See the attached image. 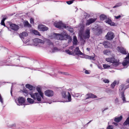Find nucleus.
Listing matches in <instances>:
<instances>
[{"label": "nucleus", "instance_id": "obj_40", "mask_svg": "<svg viewBox=\"0 0 129 129\" xmlns=\"http://www.w3.org/2000/svg\"><path fill=\"white\" fill-rule=\"evenodd\" d=\"M33 33L36 35H40L39 33L36 30H34L33 31Z\"/></svg>", "mask_w": 129, "mask_h": 129}, {"label": "nucleus", "instance_id": "obj_3", "mask_svg": "<svg viewBox=\"0 0 129 129\" xmlns=\"http://www.w3.org/2000/svg\"><path fill=\"white\" fill-rule=\"evenodd\" d=\"M106 60L108 62L112 63V64L111 65L113 66V67L115 68L119 64V60L116 59L114 58V56H113L111 57L106 58Z\"/></svg>", "mask_w": 129, "mask_h": 129}, {"label": "nucleus", "instance_id": "obj_25", "mask_svg": "<svg viewBox=\"0 0 129 129\" xmlns=\"http://www.w3.org/2000/svg\"><path fill=\"white\" fill-rule=\"evenodd\" d=\"M23 24L24 27H30L31 26V25L29 23L28 21H24Z\"/></svg>", "mask_w": 129, "mask_h": 129}, {"label": "nucleus", "instance_id": "obj_56", "mask_svg": "<svg viewBox=\"0 0 129 129\" xmlns=\"http://www.w3.org/2000/svg\"><path fill=\"white\" fill-rule=\"evenodd\" d=\"M4 65V63H2V62L0 61V65L3 66Z\"/></svg>", "mask_w": 129, "mask_h": 129}, {"label": "nucleus", "instance_id": "obj_16", "mask_svg": "<svg viewBox=\"0 0 129 129\" xmlns=\"http://www.w3.org/2000/svg\"><path fill=\"white\" fill-rule=\"evenodd\" d=\"M38 28L40 31H45L48 29L47 27L43 25H39L38 26Z\"/></svg>", "mask_w": 129, "mask_h": 129}, {"label": "nucleus", "instance_id": "obj_4", "mask_svg": "<svg viewBox=\"0 0 129 129\" xmlns=\"http://www.w3.org/2000/svg\"><path fill=\"white\" fill-rule=\"evenodd\" d=\"M61 94L62 98L65 99V102H70L71 101V95L70 93L67 91H62Z\"/></svg>", "mask_w": 129, "mask_h": 129}, {"label": "nucleus", "instance_id": "obj_62", "mask_svg": "<svg viewBox=\"0 0 129 129\" xmlns=\"http://www.w3.org/2000/svg\"><path fill=\"white\" fill-rule=\"evenodd\" d=\"M111 72H112V73H113V72H114L113 71H111Z\"/></svg>", "mask_w": 129, "mask_h": 129}, {"label": "nucleus", "instance_id": "obj_5", "mask_svg": "<svg viewBox=\"0 0 129 129\" xmlns=\"http://www.w3.org/2000/svg\"><path fill=\"white\" fill-rule=\"evenodd\" d=\"M122 64L124 68H125L129 66V53L125 58V59L122 62Z\"/></svg>", "mask_w": 129, "mask_h": 129}, {"label": "nucleus", "instance_id": "obj_49", "mask_svg": "<svg viewBox=\"0 0 129 129\" xmlns=\"http://www.w3.org/2000/svg\"><path fill=\"white\" fill-rule=\"evenodd\" d=\"M30 23L31 24H33L34 23V20L33 19L31 18L30 19Z\"/></svg>", "mask_w": 129, "mask_h": 129}, {"label": "nucleus", "instance_id": "obj_42", "mask_svg": "<svg viewBox=\"0 0 129 129\" xmlns=\"http://www.w3.org/2000/svg\"><path fill=\"white\" fill-rule=\"evenodd\" d=\"M58 48L56 47H54L52 49V52H56L58 50Z\"/></svg>", "mask_w": 129, "mask_h": 129}, {"label": "nucleus", "instance_id": "obj_29", "mask_svg": "<svg viewBox=\"0 0 129 129\" xmlns=\"http://www.w3.org/2000/svg\"><path fill=\"white\" fill-rule=\"evenodd\" d=\"M25 86L26 88H28L31 90H33L34 88V87L32 86L29 84H26L25 85Z\"/></svg>", "mask_w": 129, "mask_h": 129}, {"label": "nucleus", "instance_id": "obj_60", "mask_svg": "<svg viewBox=\"0 0 129 129\" xmlns=\"http://www.w3.org/2000/svg\"><path fill=\"white\" fill-rule=\"evenodd\" d=\"M91 121V120H90V121H89V122H88V123H87V124H88Z\"/></svg>", "mask_w": 129, "mask_h": 129}, {"label": "nucleus", "instance_id": "obj_20", "mask_svg": "<svg viewBox=\"0 0 129 129\" xmlns=\"http://www.w3.org/2000/svg\"><path fill=\"white\" fill-rule=\"evenodd\" d=\"M28 36V34L26 32H23L20 34L19 36L20 38L22 40H24V38Z\"/></svg>", "mask_w": 129, "mask_h": 129}, {"label": "nucleus", "instance_id": "obj_19", "mask_svg": "<svg viewBox=\"0 0 129 129\" xmlns=\"http://www.w3.org/2000/svg\"><path fill=\"white\" fill-rule=\"evenodd\" d=\"M105 22L106 23L109 24L111 26H115L116 25L115 23L112 22L111 20L109 19H106Z\"/></svg>", "mask_w": 129, "mask_h": 129}, {"label": "nucleus", "instance_id": "obj_27", "mask_svg": "<svg viewBox=\"0 0 129 129\" xmlns=\"http://www.w3.org/2000/svg\"><path fill=\"white\" fill-rule=\"evenodd\" d=\"M65 28L68 30L70 32L72 33L73 31V29L71 27L66 25V27H65Z\"/></svg>", "mask_w": 129, "mask_h": 129}, {"label": "nucleus", "instance_id": "obj_52", "mask_svg": "<svg viewBox=\"0 0 129 129\" xmlns=\"http://www.w3.org/2000/svg\"><path fill=\"white\" fill-rule=\"evenodd\" d=\"M121 17V16L120 15H119L118 16H115V18L117 19L120 18Z\"/></svg>", "mask_w": 129, "mask_h": 129}, {"label": "nucleus", "instance_id": "obj_14", "mask_svg": "<svg viewBox=\"0 0 129 129\" xmlns=\"http://www.w3.org/2000/svg\"><path fill=\"white\" fill-rule=\"evenodd\" d=\"M10 27L12 30L15 31H17L19 29V26L15 24H11L10 25Z\"/></svg>", "mask_w": 129, "mask_h": 129}, {"label": "nucleus", "instance_id": "obj_35", "mask_svg": "<svg viewBox=\"0 0 129 129\" xmlns=\"http://www.w3.org/2000/svg\"><path fill=\"white\" fill-rule=\"evenodd\" d=\"M100 18L101 20H104L107 18L106 16L104 14L101 15L100 16Z\"/></svg>", "mask_w": 129, "mask_h": 129}, {"label": "nucleus", "instance_id": "obj_45", "mask_svg": "<svg viewBox=\"0 0 129 129\" xmlns=\"http://www.w3.org/2000/svg\"><path fill=\"white\" fill-rule=\"evenodd\" d=\"M66 51L67 53L69 54H71V52L69 50H66Z\"/></svg>", "mask_w": 129, "mask_h": 129}, {"label": "nucleus", "instance_id": "obj_8", "mask_svg": "<svg viewBox=\"0 0 129 129\" xmlns=\"http://www.w3.org/2000/svg\"><path fill=\"white\" fill-rule=\"evenodd\" d=\"M25 100L22 97H19L17 100H15L16 103L18 105H22L25 102Z\"/></svg>", "mask_w": 129, "mask_h": 129}, {"label": "nucleus", "instance_id": "obj_11", "mask_svg": "<svg viewBox=\"0 0 129 129\" xmlns=\"http://www.w3.org/2000/svg\"><path fill=\"white\" fill-rule=\"evenodd\" d=\"M33 41L37 45H42L44 43V41L39 38H36L33 40Z\"/></svg>", "mask_w": 129, "mask_h": 129}, {"label": "nucleus", "instance_id": "obj_50", "mask_svg": "<svg viewBox=\"0 0 129 129\" xmlns=\"http://www.w3.org/2000/svg\"><path fill=\"white\" fill-rule=\"evenodd\" d=\"M60 73L62 74H63L65 75H68V73L67 72H60Z\"/></svg>", "mask_w": 129, "mask_h": 129}, {"label": "nucleus", "instance_id": "obj_44", "mask_svg": "<svg viewBox=\"0 0 129 129\" xmlns=\"http://www.w3.org/2000/svg\"><path fill=\"white\" fill-rule=\"evenodd\" d=\"M107 129H113V127L111 125H109V126L107 127Z\"/></svg>", "mask_w": 129, "mask_h": 129}, {"label": "nucleus", "instance_id": "obj_55", "mask_svg": "<svg viewBox=\"0 0 129 129\" xmlns=\"http://www.w3.org/2000/svg\"><path fill=\"white\" fill-rule=\"evenodd\" d=\"M112 124L115 125L116 126H117L118 125V124L117 123L115 122H113L112 123Z\"/></svg>", "mask_w": 129, "mask_h": 129}, {"label": "nucleus", "instance_id": "obj_2", "mask_svg": "<svg viewBox=\"0 0 129 129\" xmlns=\"http://www.w3.org/2000/svg\"><path fill=\"white\" fill-rule=\"evenodd\" d=\"M52 36L54 39H55L58 40H64L65 38H69V39L72 40V38L69 35H68L66 34H64L63 33L56 34L53 33L52 35Z\"/></svg>", "mask_w": 129, "mask_h": 129}, {"label": "nucleus", "instance_id": "obj_13", "mask_svg": "<svg viewBox=\"0 0 129 129\" xmlns=\"http://www.w3.org/2000/svg\"><path fill=\"white\" fill-rule=\"evenodd\" d=\"M117 50L119 52L123 54H126L128 53L126 52L125 49L121 47H118L117 48Z\"/></svg>", "mask_w": 129, "mask_h": 129}, {"label": "nucleus", "instance_id": "obj_57", "mask_svg": "<svg viewBox=\"0 0 129 129\" xmlns=\"http://www.w3.org/2000/svg\"><path fill=\"white\" fill-rule=\"evenodd\" d=\"M12 87H11V90L10 93H11V95L12 96Z\"/></svg>", "mask_w": 129, "mask_h": 129}, {"label": "nucleus", "instance_id": "obj_9", "mask_svg": "<svg viewBox=\"0 0 129 129\" xmlns=\"http://www.w3.org/2000/svg\"><path fill=\"white\" fill-rule=\"evenodd\" d=\"M55 25L56 27L60 29L66 27V25L61 21L57 22Z\"/></svg>", "mask_w": 129, "mask_h": 129}, {"label": "nucleus", "instance_id": "obj_33", "mask_svg": "<svg viewBox=\"0 0 129 129\" xmlns=\"http://www.w3.org/2000/svg\"><path fill=\"white\" fill-rule=\"evenodd\" d=\"M103 53L105 54L109 55L111 54V51L109 50H106L104 51Z\"/></svg>", "mask_w": 129, "mask_h": 129}, {"label": "nucleus", "instance_id": "obj_26", "mask_svg": "<svg viewBox=\"0 0 129 129\" xmlns=\"http://www.w3.org/2000/svg\"><path fill=\"white\" fill-rule=\"evenodd\" d=\"M77 37L76 36H74L73 37V44L77 45Z\"/></svg>", "mask_w": 129, "mask_h": 129}, {"label": "nucleus", "instance_id": "obj_12", "mask_svg": "<svg viewBox=\"0 0 129 129\" xmlns=\"http://www.w3.org/2000/svg\"><path fill=\"white\" fill-rule=\"evenodd\" d=\"M45 95L48 97L52 96L54 95L53 91L50 90H48L45 91L44 92Z\"/></svg>", "mask_w": 129, "mask_h": 129}, {"label": "nucleus", "instance_id": "obj_59", "mask_svg": "<svg viewBox=\"0 0 129 129\" xmlns=\"http://www.w3.org/2000/svg\"><path fill=\"white\" fill-rule=\"evenodd\" d=\"M108 109V108H105L104 110L103 111V112H104V111H105V110H107V109Z\"/></svg>", "mask_w": 129, "mask_h": 129}, {"label": "nucleus", "instance_id": "obj_47", "mask_svg": "<svg viewBox=\"0 0 129 129\" xmlns=\"http://www.w3.org/2000/svg\"><path fill=\"white\" fill-rule=\"evenodd\" d=\"M115 102L116 104H119V101L117 98H116L115 99Z\"/></svg>", "mask_w": 129, "mask_h": 129}, {"label": "nucleus", "instance_id": "obj_46", "mask_svg": "<svg viewBox=\"0 0 129 129\" xmlns=\"http://www.w3.org/2000/svg\"><path fill=\"white\" fill-rule=\"evenodd\" d=\"M0 102L2 104H3V99L1 96H0Z\"/></svg>", "mask_w": 129, "mask_h": 129}, {"label": "nucleus", "instance_id": "obj_38", "mask_svg": "<svg viewBox=\"0 0 129 129\" xmlns=\"http://www.w3.org/2000/svg\"><path fill=\"white\" fill-rule=\"evenodd\" d=\"M122 5V3H117L114 6L113 8H116L119 7Z\"/></svg>", "mask_w": 129, "mask_h": 129}, {"label": "nucleus", "instance_id": "obj_7", "mask_svg": "<svg viewBox=\"0 0 129 129\" xmlns=\"http://www.w3.org/2000/svg\"><path fill=\"white\" fill-rule=\"evenodd\" d=\"M97 96L95 95H94L91 93H88L87 94L85 95V101L87 102V103H89L91 101H88L86 100H89L91 98H97Z\"/></svg>", "mask_w": 129, "mask_h": 129}, {"label": "nucleus", "instance_id": "obj_23", "mask_svg": "<svg viewBox=\"0 0 129 129\" xmlns=\"http://www.w3.org/2000/svg\"><path fill=\"white\" fill-rule=\"evenodd\" d=\"M95 55V54L94 53H93V55H92V56H89L88 55H86L85 56V58L88 59L95 60V59H94Z\"/></svg>", "mask_w": 129, "mask_h": 129}, {"label": "nucleus", "instance_id": "obj_63", "mask_svg": "<svg viewBox=\"0 0 129 129\" xmlns=\"http://www.w3.org/2000/svg\"><path fill=\"white\" fill-rule=\"evenodd\" d=\"M1 34H2V33L1 32V31H0V35H1Z\"/></svg>", "mask_w": 129, "mask_h": 129}, {"label": "nucleus", "instance_id": "obj_30", "mask_svg": "<svg viewBox=\"0 0 129 129\" xmlns=\"http://www.w3.org/2000/svg\"><path fill=\"white\" fill-rule=\"evenodd\" d=\"M34 100H35L34 99V100H33L29 98H28L27 99V100L28 102L31 104H33L34 103Z\"/></svg>", "mask_w": 129, "mask_h": 129}, {"label": "nucleus", "instance_id": "obj_24", "mask_svg": "<svg viewBox=\"0 0 129 129\" xmlns=\"http://www.w3.org/2000/svg\"><path fill=\"white\" fill-rule=\"evenodd\" d=\"M122 116L121 115L119 117H115L114 121L116 122H120L122 119Z\"/></svg>", "mask_w": 129, "mask_h": 129}, {"label": "nucleus", "instance_id": "obj_17", "mask_svg": "<svg viewBox=\"0 0 129 129\" xmlns=\"http://www.w3.org/2000/svg\"><path fill=\"white\" fill-rule=\"evenodd\" d=\"M103 44L105 48H109L111 46V44L107 41H104L103 43Z\"/></svg>", "mask_w": 129, "mask_h": 129}, {"label": "nucleus", "instance_id": "obj_28", "mask_svg": "<svg viewBox=\"0 0 129 129\" xmlns=\"http://www.w3.org/2000/svg\"><path fill=\"white\" fill-rule=\"evenodd\" d=\"M47 43L48 45H50V46L51 47V48H53V45L52 43L49 39L47 40Z\"/></svg>", "mask_w": 129, "mask_h": 129}, {"label": "nucleus", "instance_id": "obj_34", "mask_svg": "<svg viewBox=\"0 0 129 129\" xmlns=\"http://www.w3.org/2000/svg\"><path fill=\"white\" fill-rule=\"evenodd\" d=\"M123 125H127L129 124V117L127 118L125 121L123 123Z\"/></svg>", "mask_w": 129, "mask_h": 129}, {"label": "nucleus", "instance_id": "obj_18", "mask_svg": "<svg viewBox=\"0 0 129 129\" xmlns=\"http://www.w3.org/2000/svg\"><path fill=\"white\" fill-rule=\"evenodd\" d=\"M125 89V86L124 84H121L119 87V90L121 91V93H122V92L124 93V91Z\"/></svg>", "mask_w": 129, "mask_h": 129}, {"label": "nucleus", "instance_id": "obj_53", "mask_svg": "<svg viewBox=\"0 0 129 129\" xmlns=\"http://www.w3.org/2000/svg\"><path fill=\"white\" fill-rule=\"evenodd\" d=\"M85 73L86 74H88L89 73L88 71L87 70H86L85 71Z\"/></svg>", "mask_w": 129, "mask_h": 129}, {"label": "nucleus", "instance_id": "obj_58", "mask_svg": "<svg viewBox=\"0 0 129 129\" xmlns=\"http://www.w3.org/2000/svg\"><path fill=\"white\" fill-rule=\"evenodd\" d=\"M86 49L88 51H89L90 50V49L88 48H87Z\"/></svg>", "mask_w": 129, "mask_h": 129}, {"label": "nucleus", "instance_id": "obj_6", "mask_svg": "<svg viewBox=\"0 0 129 129\" xmlns=\"http://www.w3.org/2000/svg\"><path fill=\"white\" fill-rule=\"evenodd\" d=\"M114 36V34L112 32L110 31L107 33L105 37L107 40H111L113 39Z\"/></svg>", "mask_w": 129, "mask_h": 129}, {"label": "nucleus", "instance_id": "obj_39", "mask_svg": "<svg viewBox=\"0 0 129 129\" xmlns=\"http://www.w3.org/2000/svg\"><path fill=\"white\" fill-rule=\"evenodd\" d=\"M6 19V18H4L1 21V25L5 26V25L4 23V21Z\"/></svg>", "mask_w": 129, "mask_h": 129}, {"label": "nucleus", "instance_id": "obj_22", "mask_svg": "<svg viewBox=\"0 0 129 129\" xmlns=\"http://www.w3.org/2000/svg\"><path fill=\"white\" fill-rule=\"evenodd\" d=\"M103 67L105 69H109L110 68H115L114 67H113V66L112 65L110 66L107 64H103Z\"/></svg>", "mask_w": 129, "mask_h": 129}, {"label": "nucleus", "instance_id": "obj_54", "mask_svg": "<svg viewBox=\"0 0 129 129\" xmlns=\"http://www.w3.org/2000/svg\"><path fill=\"white\" fill-rule=\"evenodd\" d=\"M98 32V33H99V34H100L102 32V30L101 29H100L99 30Z\"/></svg>", "mask_w": 129, "mask_h": 129}, {"label": "nucleus", "instance_id": "obj_43", "mask_svg": "<svg viewBox=\"0 0 129 129\" xmlns=\"http://www.w3.org/2000/svg\"><path fill=\"white\" fill-rule=\"evenodd\" d=\"M24 91L23 92V94L25 96H26L28 94V92L26 90H24Z\"/></svg>", "mask_w": 129, "mask_h": 129}, {"label": "nucleus", "instance_id": "obj_37", "mask_svg": "<svg viewBox=\"0 0 129 129\" xmlns=\"http://www.w3.org/2000/svg\"><path fill=\"white\" fill-rule=\"evenodd\" d=\"M101 80L103 81L105 83H109V81L107 79H106L105 78H102Z\"/></svg>", "mask_w": 129, "mask_h": 129}, {"label": "nucleus", "instance_id": "obj_10", "mask_svg": "<svg viewBox=\"0 0 129 129\" xmlns=\"http://www.w3.org/2000/svg\"><path fill=\"white\" fill-rule=\"evenodd\" d=\"M90 29L87 28L85 30L84 34L83 35V37L85 39H88L90 36Z\"/></svg>", "mask_w": 129, "mask_h": 129}, {"label": "nucleus", "instance_id": "obj_15", "mask_svg": "<svg viewBox=\"0 0 129 129\" xmlns=\"http://www.w3.org/2000/svg\"><path fill=\"white\" fill-rule=\"evenodd\" d=\"M96 18H91L87 20L86 23V25H89L90 24L95 22L96 20Z\"/></svg>", "mask_w": 129, "mask_h": 129}, {"label": "nucleus", "instance_id": "obj_36", "mask_svg": "<svg viewBox=\"0 0 129 129\" xmlns=\"http://www.w3.org/2000/svg\"><path fill=\"white\" fill-rule=\"evenodd\" d=\"M72 95L73 96L74 98L78 97L79 96L81 97V96H80V94L79 93H74V94H72Z\"/></svg>", "mask_w": 129, "mask_h": 129}, {"label": "nucleus", "instance_id": "obj_21", "mask_svg": "<svg viewBox=\"0 0 129 129\" xmlns=\"http://www.w3.org/2000/svg\"><path fill=\"white\" fill-rule=\"evenodd\" d=\"M74 53L76 55H82V53L79 50L78 47H76L74 51Z\"/></svg>", "mask_w": 129, "mask_h": 129}, {"label": "nucleus", "instance_id": "obj_64", "mask_svg": "<svg viewBox=\"0 0 129 129\" xmlns=\"http://www.w3.org/2000/svg\"><path fill=\"white\" fill-rule=\"evenodd\" d=\"M71 89H69V90L71 91Z\"/></svg>", "mask_w": 129, "mask_h": 129}, {"label": "nucleus", "instance_id": "obj_41", "mask_svg": "<svg viewBox=\"0 0 129 129\" xmlns=\"http://www.w3.org/2000/svg\"><path fill=\"white\" fill-rule=\"evenodd\" d=\"M74 1V0H71L69 1H67L66 2V3L69 5H70L72 4Z\"/></svg>", "mask_w": 129, "mask_h": 129}, {"label": "nucleus", "instance_id": "obj_48", "mask_svg": "<svg viewBox=\"0 0 129 129\" xmlns=\"http://www.w3.org/2000/svg\"><path fill=\"white\" fill-rule=\"evenodd\" d=\"M97 66L99 68L101 69H102V66L100 64H98L97 65Z\"/></svg>", "mask_w": 129, "mask_h": 129}, {"label": "nucleus", "instance_id": "obj_32", "mask_svg": "<svg viewBox=\"0 0 129 129\" xmlns=\"http://www.w3.org/2000/svg\"><path fill=\"white\" fill-rule=\"evenodd\" d=\"M121 98L123 101V103H126L127 102V101L125 100V98L124 96V93L122 92V93H121Z\"/></svg>", "mask_w": 129, "mask_h": 129}, {"label": "nucleus", "instance_id": "obj_61", "mask_svg": "<svg viewBox=\"0 0 129 129\" xmlns=\"http://www.w3.org/2000/svg\"><path fill=\"white\" fill-rule=\"evenodd\" d=\"M127 82H128V83H129V79H128L127 81Z\"/></svg>", "mask_w": 129, "mask_h": 129}, {"label": "nucleus", "instance_id": "obj_1", "mask_svg": "<svg viewBox=\"0 0 129 129\" xmlns=\"http://www.w3.org/2000/svg\"><path fill=\"white\" fill-rule=\"evenodd\" d=\"M37 90L38 93H33L30 92L29 93V94L31 96V98L35 100H36L39 103H41V98L43 99L44 94L42 92L40 88L37 87Z\"/></svg>", "mask_w": 129, "mask_h": 129}, {"label": "nucleus", "instance_id": "obj_51", "mask_svg": "<svg viewBox=\"0 0 129 129\" xmlns=\"http://www.w3.org/2000/svg\"><path fill=\"white\" fill-rule=\"evenodd\" d=\"M22 41L24 43H28L29 41V39H28L26 41H25L24 40H22Z\"/></svg>", "mask_w": 129, "mask_h": 129}, {"label": "nucleus", "instance_id": "obj_31", "mask_svg": "<svg viewBox=\"0 0 129 129\" xmlns=\"http://www.w3.org/2000/svg\"><path fill=\"white\" fill-rule=\"evenodd\" d=\"M117 83V81L115 80L111 84V87L112 88H114Z\"/></svg>", "mask_w": 129, "mask_h": 129}]
</instances>
